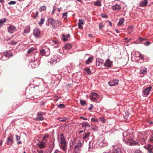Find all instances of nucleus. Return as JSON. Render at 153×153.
<instances>
[{"instance_id": "2", "label": "nucleus", "mask_w": 153, "mask_h": 153, "mask_svg": "<svg viewBox=\"0 0 153 153\" xmlns=\"http://www.w3.org/2000/svg\"><path fill=\"white\" fill-rule=\"evenodd\" d=\"M60 146L61 147L63 150L65 151L67 149V144L65 138L61 137L60 139Z\"/></svg>"}, {"instance_id": "6", "label": "nucleus", "mask_w": 153, "mask_h": 153, "mask_svg": "<svg viewBox=\"0 0 153 153\" xmlns=\"http://www.w3.org/2000/svg\"><path fill=\"white\" fill-rule=\"evenodd\" d=\"M7 30L9 33H13L14 32L16 31V28L15 27L10 25L8 27Z\"/></svg>"}, {"instance_id": "24", "label": "nucleus", "mask_w": 153, "mask_h": 153, "mask_svg": "<svg viewBox=\"0 0 153 153\" xmlns=\"http://www.w3.org/2000/svg\"><path fill=\"white\" fill-rule=\"evenodd\" d=\"M7 20L6 18H4L0 20V26H2L3 25Z\"/></svg>"}, {"instance_id": "14", "label": "nucleus", "mask_w": 153, "mask_h": 153, "mask_svg": "<svg viewBox=\"0 0 153 153\" xmlns=\"http://www.w3.org/2000/svg\"><path fill=\"white\" fill-rule=\"evenodd\" d=\"M30 31V27L29 26H27L24 30L23 35L25 36V33H28Z\"/></svg>"}, {"instance_id": "25", "label": "nucleus", "mask_w": 153, "mask_h": 153, "mask_svg": "<svg viewBox=\"0 0 153 153\" xmlns=\"http://www.w3.org/2000/svg\"><path fill=\"white\" fill-rule=\"evenodd\" d=\"M90 134V133L89 132L85 133L83 137V139H87L89 137Z\"/></svg>"}, {"instance_id": "30", "label": "nucleus", "mask_w": 153, "mask_h": 153, "mask_svg": "<svg viewBox=\"0 0 153 153\" xmlns=\"http://www.w3.org/2000/svg\"><path fill=\"white\" fill-rule=\"evenodd\" d=\"M44 119V118L43 117H37L35 118V120L36 121H42Z\"/></svg>"}, {"instance_id": "20", "label": "nucleus", "mask_w": 153, "mask_h": 153, "mask_svg": "<svg viewBox=\"0 0 153 153\" xmlns=\"http://www.w3.org/2000/svg\"><path fill=\"white\" fill-rule=\"evenodd\" d=\"M63 37L62 39L64 42L67 41L68 39V38L70 36V35L69 34H68L66 36V38H65V36L64 34H63L62 35Z\"/></svg>"}, {"instance_id": "61", "label": "nucleus", "mask_w": 153, "mask_h": 153, "mask_svg": "<svg viewBox=\"0 0 153 153\" xmlns=\"http://www.w3.org/2000/svg\"><path fill=\"white\" fill-rule=\"evenodd\" d=\"M108 25H110L111 26H112V24L111 22H109Z\"/></svg>"}, {"instance_id": "63", "label": "nucleus", "mask_w": 153, "mask_h": 153, "mask_svg": "<svg viewBox=\"0 0 153 153\" xmlns=\"http://www.w3.org/2000/svg\"><path fill=\"white\" fill-rule=\"evenodd\" d=\"M4 2V0H0V2L1 3H3Z\"/></svg>"}, {"instance_id": "1", "label": "nucleus", "mask_w": 153, "mask_h": 153, "mask_svg": "<svg viewBox=\"0 0 153 153\" xmlns=\"http://www.w3.org/2000/svg\"><path fill=\"white\" fill-rule=\"evenodd\" d=\"M41 54L43 56H48L50 54V50L48 48L44 47L42 49L40 50Z\"/></svg>"}, {"instance_id": "32", "label": "nucleus", "mask_w": 153, "mask_h": 153, "mask_svg": "<svg viewBox=\"0 0 153 153\" xmlns=\"http://www.w3.org/2000/svg\"><path fill=\"white\" fill-rule=\"evenodd\" d=\"M93 59V57H89L88 60H87V61L86 62V64H88L90 63L91 62V61Z\"/></svg>"}, {"instance_id": "8", "label": "nucleus", "mask_w": 153, "mask_h": 153, "mask_svg": "<svg viewBox=\"0 0 153 153\" xmlns=\"http://www.w3.org/2000/svg\"><path fill=\"white\" fill-rule=\"evenodd\" d=\"M34 35L36 38H38L40 35V31L39 29L35 28L33 31Z\"/></svg>"}, {"instance_id": "31", "label": "nucleus", "mask_w": 153, "mask_h": 153, "mask_svg": "<svg viewBox=\"0 0 153 153\" xmlns=\"http://www.w3.org/2000/svg\"><path fill=\"white\" fill-rule=\"evenodd\" d=\"M124 22V19L123 18L120 19L118 23L119 25H121Z\"/></svg>"}, {"instance_id": "50", "label": "nucleus", "mask_w": 153, "mask_h": 153, "mask_svg": "<svg viewBox=\"0 0 153 153\" xmlns=\"http://www.w3.org/2000/svg\"><path fill=\"white\" fill-rule=\"evenodd\" d=\"M150 141L153 143V134L151 135V137L150 139Z\"/></svg>"}, {"instance_id": "37", "label": "nucleus", "mask_w": 153, "mask_h": 153, "mask_svg": "<svg viewBox=\"0 0 153 153\" xmlns=\"http://www.w3.org/2000/svg\"><path fill=\"white\" fill-rule=\"evenodd\" d=\"M35 50V48H30L27 51V53H30L32 52L33 51Z\"/></svg>"}, {"instance_id": "34", "label": "nucleus", "mask_w": 153, "mask_h": 153, "mask_svg": "<svg viewBox=\"0 0 153 153\" xmlns=\"http://www.w3.org/2000/svg\"><path fill=\"white\" fill-rule=\"evenodd\" d=\"M71 48L70 44H67L65 45V49H70Z\"/></svg>"}, {"instance_id": "10", "label": "nucleus", "mask_w": 153, "mask_h": 153, "mask_svg": "<svg viewBox=\"0 0 153 153\" xmlns=\"http://www.w3.org/2000/svg\"><path fill=\"white\" fill-rule=\"evenodd\" d=\"M9 136L7 138V144L8 145H11L13 142V137L11 134H9Z\"/></svg>"}, {"instance_id": "18", "label": "nucleus", "mask_w": 153, "mask_h": 153, "mask_svg": "<svg viewBox=\"0 0 153 153\" xmlns=\"http://www.w3.org/2000/svg\"><path fill=\"white\" fill-rule=\"evenodd\" d=\"M148 3L147 0H143L142 1L140 4V7H144L146 6Z\"/></svg>"}, {"instance_id": "35", "label": "nucleus", "mask_w": 153, "mask_h": 153, "mask_svg": "<svg viewBox=\"0 0 153 153\" xmlns=\"http://www.w3.org/2000/svg\"><path fill=\"white\" fill-rule=\"evenodd\" d=\"M46 9V7L44 5L42 6L39 9V10L40 11H44Z\"/></svg>"}, {"instance_id": "23", "label": "nucleus", "mask_w": 153, "mask_h": 153, "mask_svg": "<svg viewBox=\"0 0 153 153\" xmlns=\"http://www.w3.org/2000/svg\"><path fill=\"white\" fill-rule=\"evenodd\" d=\"M54 20H55L51 18H49L48 20V22L49 24H51V25L53 26Z\"/></svg>"}, {"instance_id": "9", "label": "nucleus", "mask_w": 153, "mask_h": 153, "mask_svg": "<svg viewBox=\"0 0 153 153\" xmlns=\"http://www.w3.org/2000/svg\"><path fill=\"white\" fill-rule=\"evenodd\" d=\"M144 148L147 150L150 153H153V146L151 145L144 146Z\"/></svg>"}, {"instance_id": "55", "label": "nucleus", "mask_w": 153, "mask_h": 153, "mask_svg": "<svg viewBox=\"0 0 153 153\" xmlns=\"http://www.w3.org/2000/svg\"><path fill=\"white\" fill-rule=\"evenodd\" d=\"M37 153H43V151L42 150H37Z\"/></svg>"}, {"instance_id": "44", "label": "nucleus", "mask_w": 153, "mask_h": 153, "mask_svg": "<svg viewBox=\"0 0 153 153\" xmlns=\"http://www.w3.org/2000/svg\"><path fill=\"white\" fill-rule=\"evenodd\" d=\"M98 120V119L96 118L93 117L91 119V121L97 122Z\"/></svg>"}, {"instance_id": "51", "label": "nucleus", "mask_w": 153, "mask_h": 153, "mask_svg": "<svg viewBox=\"0 0 153 153\" xmlns=\"http://www.w3.org/2000/svg\"><path fill=\"white\" fill-rule=\"evenodd\" d=\"M16 139L17 141L19 140L20 139V137L17 135H16Z\"/></svg>"}, {"instance_id": "56", "label": "nucleus", "mask_w": 153, "mask_h": 153, "mask_svg": "<svg viewBox=\"0 0 153 153\" xmlns=\"http://www.w3.org/2000/svg\"><path fill=\"white\" fill-rule=\"evenodd\" d=\"M144 44L147 45H149L150 44V43L149 42H147L144 43Z\"/></svg>"}, {"instance_id": "17", "label": "nucleus", "mask_w": 153, "mask_h": 153, "mask_svg": "<svg viewBox=\"0 0 153 153\" xmlns=\"http://www.w3.org/2000/svg\"><path fill=\"white\" fill-rule=\"evenodd\" d=\"M46 143V142L41 141L38 144V145L40 148H43L45 147Z\"/></svg>"}, {"instance_id": "19", "label": "nucleus", "mask_w": 153, "mask_h": 153, "mask_svg": "<svg viewBox=\"0 0 153 153\" xmlns=\"http://www.w3.org/2000/svg\"><path fill=\"white\" fill-rule=\"evenodd\" d=\"M152 88L151 87H149L146 88L144 91V94L146 95H147L149 94L150 91Z\"/></svg>"}, {"instance_id": "33", "label": "nucleus", "mask_w": 153, "mask_h": 153, "mask_svg": "<svg viewBox=\"0 0 153 153\" xmlns=\"http://www.w3.org/2000/svg\"><path fill=\"white\" fill-rule=\"evenodd\" d=\"M49 135H46L44 136L42 140L44 141V142H46V143L47 141V139Z\"/></svg>"}, {"instance_id": "11", "label": "nucleus", "mask_w": 153, "mask_h": 153, "mask_svg": "<svg viewBox=\"0 0 153 153\" xmlns=\"http://www.w3.org/2000/svg\"><path fill=\"white\" fill-rule=\"evenodd\" d=\"M112 65V62L109 59H107L104 64V65L105 67H110Z\"/></svg>"}, {"instance_id": "27", "label": "nucleus", "mask_w": 153, "mask_h": 153, "mask_svg": "<svg viewBox=\"0 0 153 153\" xmlns=\"http://www.w3.org/2000/svg\"><path fill=\"white\" fill-rule=\"evenodd\" d=\"M84 70L89 75L91 74V72L89 68H86L84 69Z\"/></svg>"}, {"instance_id": "43", "label": "nucleus", "mask_w": 153, "mask_h": 153, "mask_svg": "<svg viewBox=\"0 0 153 153\" xmlns=\"http://www.w3.org/2000/svg\"><path fill=\"white\" fill-rule=\"evenodd\" d=\"M16 3V1H11L8 3V4L9 5L14 4Z\"/></svg>"}, {"instance_id": "21", "label": "nucleus", "mask_w": 153, "mask_h": 153, "mask_svg": "<svg viewBox=\"0 0 153 153\" xmlns=\"http://www.w3.org/2000/svg\"><path fill=\"white\" fill-rule=\"evenodd\" d=\"M82 126L83 127L89 128L90 127V124L85 122H83L82 123Z\"/></svg>"}, {"instance_id": "57", "label": "nucleus", "mask_w": 153, "mask_h": 153, "mask_svg": "<svg viewBox=\"0 0 153 153\" xmlns=\"http://www.w3.org/2000/svg\"><path fill=\"white\" fill-rule=\"evenodd\" d=\"M80 118L81 119H83L84 120H87V118H84V117H82V116L80 117Z\"/></svg>"}, {"instance_id": "26", "label": "nucleus", "mask_w": 153, "mask_h": 153, "mask_svg": "<svg viewBox=\"0 0 153 153\" xmlns=\"http://www.w3.org/2000/svg\"><path fill=\"white\" fill-rule=\"evenodd\" d=\"M81 146H76V147H74V151L76 153H77L79 151V150L80 149V148Z\"/></svg>"}, {"instance_id": "54", "label": "nucleus", "mask_w": 153, "mask_h": 153, "mask_svg": "<svg viewBox=\"0 0 153 153\" xmlns=\"http://www.w3.org/2000/svg\"><path fill=\"white\" fill-rule=\"evenodd\" d=\"M78 28L79 29H82L83 28V27L81 25L78 24Z\"/></svg>"}, {"instance_id": "28", "label": "nucleus", "mask_w": 153, "mask_h": 153, "mask_svg": "<svg viewBox=\"0 0 153 153\" xmlns=\"http://www.w3.org/2000/svg\"><path fill=\"white\" fill-rule=\"evenodd\" d=\"M134 28V26L129 27L128 28V32L129 33H131L133 31Z\"/></svg>"}, {"instance_id": "4", "label": "nucleus", "mask_w": 153, "mask_h": 153, "mask_svg": "<svg viewBox=\"0 0 153 153\" xmlns=\"http://www.w3.org/2000/svg\"><path fill=\"white\" fill-rule=\"evenodd\" d=\"M99 97V95L97 93L94 92H92L90 95V99L92 101L97 100Z\"/></svg>"}, {"instance_id": "3", "label": "nucleus", "mask_w": 153, "mask_h": 153, "mask_svg": "<svg viewBox=\"0 0 153 153\" xmlns=\"http://www.w3.org/2000/svg\"><path fill=\"white\" fill-rule=\"evenodd\" d=\"M71 147L73 148L74 146V147H76V146H81L82 143H81L80 140H76L73 141L71 144Z\"/></svg>"}, {"instance_id": "12", "label": "nucleus", "mask_w": 153, "mask_h": 153, "mask_svg": "<svg viewBox=\"0 0 153 153\" xmlns=\"http://www.w3.org/2000/svg\"><path fill=\"white\" fill-rule=\"evenodd\" d=\"M103 63V60L102 59L98 58L96 59V65L98 66H102Z\"/></svg>"}, {"instance_id": "29", "label": "nucleus", "mask_w": 153, "mask_h": 153, "mask_svg": "<svg viewBox=\"0 0 153 153\" xmlns=\"http://www.w3.org/2000/svg\"><path fill=\"white\" fill-rule=\"evenodd\" d=\"M147 71V69L146 68H144L141 69L140 71V73L143 74H145L146 73Z\"/></svg>"}, {"instance_id": "13", "label": "nucleus", "mask_w": 153, "mask_h": 153, "mask_svg": "<svg viewBox=\"0 0 153 153\" xmlns=\"http://www.w3.org/2000/svg\"><path fill=\"white\" fill-rule=\"evenodd\" d=\"M112 9L114 11L120 10L121 9V6L120 5L116 4L113 6L112 7Z\"/></svg>"}, {"instance_id": "60", "label": "nucleus", "mask_w": 153, "mask_h": 153, "mask_svg": "<svg viewBox=\"0 0 153 153\" xmlns=\"http://www.w3.org/2000/svg\"><path fill=\"white\" fill-rule=\"evenodd\" d=\"M54 153H60V152L58 150H56Z\"/></svg>"}, {"instance_id": "16", "label": "nucleus", "mask_w": 153, "mask_h": 153, "mask_svg": "<svg viewBox=\"0 0 153 153\" xmlns=\"http://www.w3.org/2000/svg\"><path fill=\"white\" fill-rule=\"evenodd\" d=\"M137 143L133 140H131V141L129 140L127 143V144L130 146L136 145Z\"/></svg>"}, {"instance_id": "38", "label": "nucleus", "mask_w": 153, "mask_h": 153, "mask_svg": "<svg viewBox=\"0 0 153 153\" xmlns=\"http://www.w3.org/2000/svg\"><path fill=\"white\" fill-rule=\"evenodd\" d=\"M44 114L43 113H42L41 112H38L37 114V116L38 117H43V114Z\"/></svg>"}, {"instance_id": "39", "label": "nucleus", "mask_w": 153, "mask_h": 153, "mask_svg": "<svg viewBox=\"0 0 153 153\" xmlns=\"http://www.w3.org/2000/svg\"><path fill=\"white\" fill-rule=\"evenodd\" d=\"M81 104L82 105H85L86 104V102L85 101L83 100H80V101Z\"/></svg>"}, {"instance_id": "46", "label": "nucleus", "mask_w": 153, "mask_h": 153, "mask_svg": "<svg viewBox=\"0 0 153 153\" xmlns=\"http://www.w3.org/2000/svg\"><path fill=\"white\" fill-rule=\"evenodd\" d=\"M67 12H66V13H64L63 14V17L65 19H66L67 18Z\"/></svg>"}, {"instance_id": "22", "label": "nucleus", "mask_w": 153, "mask_h": 153, "mask_svg": "<svg viewBox=\"0 0 153 153\" xmlns=\"http://www.w3.org/2000/svg\"><path fill=\"white\" fill-rule=\"evenodd\" d=\"M94 5L96 6H100L101 5V1L99 0H97L94 2Z\"/></svg>"}, {"instance_id": "53", "label": "nucleus", "mask_w": 153, "mask_h": 153, "mask_svg": "<svg viewBox=\"0 0 153 153\" xmlns=\"http://www.w3.org/2000/svg\"><path fill=\"white\" fill-rule=\"evenodd\" d=\"M93 108V105L92 104H91L90 105V107L88 108V109L89 110H91Z\"/></svg>"}, {"instance_id": "62", "label": "nucleus", "mask_w": 153, "mask_h": 153, "mask_svg": "<svg viewBox=\"0 0 153 153\" xmlns=\"http://www.w3.org/2000/svg\"><path fill=\"white\" fill-rule=\"evenodd\" d=\"M140 40H141L142 41H143L144 39L142 38H140L139 39Z\"/></svg>"}, {"instance_id": "59", "label": "nucleus", "mask_w": 153, "mask_h": 153, "mask_svg": "<svg viewBox=\"0 0 153 153\" xmlns=\"http://www.w3.org/2000/svg\"><path fill=\"white\" fill-rule=\"evenodd\" d=\"M66 120V119L62 120H60V122H65Z\"/></svg>"}, {"instance_id": "64", "label": "nucleus", "mask_w": 153, "mask_h": 153, "mask_svg": "<svg viewBox=\"0 0 153 153\" xmlns=\"http://www.w3.org/2000/svg\"><path fill=\"white\" fill-rule=\"evenodd\" d=\"M89 36H90V37H92L93 36V35L92 34H89Z\"/></svg>"}, {"instance_id": "5", "label": "nucleus", "mask_w": 153, "mask_h": 153, "mask_svg": "<svg viewBox=\"0 0 153 153\" xmlns=\"http://www.w3.org/2000/svg\"><path fill=\"white\" fill-rule=\"evenodd\" d=\"M119 81L118 79H114L110 81L108 83L111 86H114L117 85L118 84Z\"/></svg>"}, {"instance_id": "49", "label": "nucleus", "mask_w": 153, "mask_h": 153, "mask_svg": "<svg viewBox=\"0 0 153 153\" xmlns=\"http://www.w3.org/2000/svg\"><path fill=\"white\" fill-rule=\"evenodd\" d=\"M101 16L102 18H107L108 16L107 15H104L102 14H101Z\"/></svg>"}, {"instance_id": "58", "label": "nucleus", "mask_w": 153, "mask_h": 153, "mask_svg": "<svg viewBox=\"0 0 153 153\" xmlns=\"http://www.w3.org/2000/svg\"><path fill=\"white\" fill-rule=\"evenodd\" d=\"M22 143V142L21 141H20L17 142L18 144H21Z\"/></svg>"}, {"instance_id": "48", "label": "nucleus", "mask_w": 153, "mask_h": 153, "mask_svg": "<svg viewBox=\"0 0 153 153\" xmlns=\"http://www.w3.org/2000/svg\"><path fill=\"white\" fill-rule=\"evenodd\" d=\"M16 43V42L14 41H12L10 42V44L11 45H15Z\"/></svg>"}, {"instance_id": "40", "label": "nucleus", "mask_w": 153, "mask_h": 153, "mask_svg": "<svg viewBox=\"0 0 153 153\" xmlns=\"http://www.w3.org/2000/svg\"><path fill=\"white\" fill-rule=\"evenodd\" d=\"M44 21V19L43 18H42L41 19L39 23V25H42L43 24Z\"/></svg>"}, {"instance_id": "47", "label": "nucleus", "mask_w": 153, "mask_h": 153, "mask_svg": "<svg viewBox=\"0 0 153 153\" xmlns=\"http://www.w3.org/2000/svg\"><path fill=\"white\" fill-rule=\"evenodd\" d=\"M100 120L102 123H104L105 122V120L103 117H102L100 118Z\"/></svg>"}, {"instance_id": "42", "label": "nucleus", "mask_w": 153, "mask_h": 153, "mask_svg": "<svg viewBox=\"0 0 153 153\" xmlns=\"http://www.w3.org/2000/svg\"><path fill=\"white\" fill-rule=\"evenodd\" d=\"M104 27L103 24L102 23H100L99 25V28L100 30H102Z\"/></svg>"}, {"instance_id": "41", "label": "nucleus", "mask_w": 153, "mask_h": 153, "mask_svg": "<svg viewBox=\"0 0 153 153\" xmlns=\"http://www.w3.org/2000/svg\"><path fill=\"white\" fill-rule=\"evenodd\" d=\"M83 21L84 20L82 19H79V23L78 24H80V25H83Z\"/></svg>"}, {"instance_id": "15", "label": "nucleus", "mask_w": 153, "mask_h": 153, "mask_svg": "<svg viewBox=\"0 0 153 153\" xmlns=\"http://www.w3.org/2000/svg\"><path fill=\"white\" fill-rule=\"evenodd\" d=\"M4 55L7 57H9L13 55V54L10 51H7L4 53Z\"/></svg>"}, {"instance_id": "45", "label": "nucleus", "mask_w": 153, "mask_h": 153, "mask_svg": "<svg viewBox=\"0 0 153 153\" xmlns=\"http://www.w3.org/2000/svg\"><path fill=\"white\" fill-rule=\"evenodd\" d=\"M65 107V105L63 104H60L58 105V107L60 108H63Z\"/></svg>"}, {"instance_id": "7", "label": "nucleus", "mask_w": 153, "mask_h": 153, "mask_svg": "<svg viewBox=\"0 0 153 153\" xmlns=\"http://www.w3.org/2000/svg\"><path fill=\"white\" fill-rule=\"evenodd\" d=\"M53 27L54 28H56L62 25V22L58 20H54Z\"/></svg>"}, {"instance_id": "52", "label": "nucleus", "mask_w": 153, "mask_h": 153, "mask_svg": "<svg viewBox=\"0 0 153 153\" xmlns=\"http://www.w3.org/2000/svg\"><path fill=\"white\" fill-rule=\"evenodd\" d=\"M139 57L140 58H141V59H143V58H144L143 56L141 54H140V53L139 54Z\"/></svg>"}, {"instance_id": "36", "label": "nucleus", "mask_w": 153, "mask_h": 153, "mask_svg": "<svg viewBox=\"0 0 153 153\" xmlns=\"http://www.w3.org/2000/svg\"><path fill=\"white\" fill-rule=\"evenodd\" d=\"M120 149H114L113 150V153H119V152Z\"/></svg>"}]
</instances>
